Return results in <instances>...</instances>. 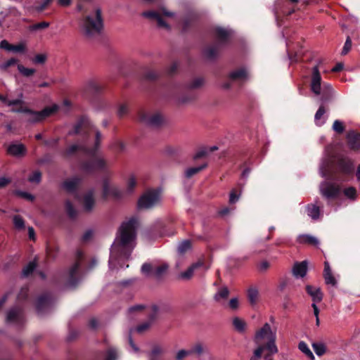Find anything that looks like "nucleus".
Listing matches in <instances>:
<instances>
[{"mask_svg":"<svg viewBox=\"0 0 360 360\" xmlns=\"http://www.w3.org/2000/svg\"><path fill=\"white\" fill-rule=\"evenodd\" d=\"M198 19V15L194 13H188L180 20V25L183 32H188Z\"/></svg>","mask_w":360,"mask_h":360,"instance_id":"obj_23","label":"nucleus"},{"mask_svg":"<svg viewBox=\"0 0 360 360\" xmlns=\"http://www.w3.org/2000/svg\"><path fill=\"white\" fill-rule=\"evenodd\" d=\"M29 295V288L27 286L22 287L18 294L17 299L18 301L26 300Z\"/></svg>","mask_w":360,"mask_h":360,"instance_id":"obj_54","label":"nucleus"},{"mask_svg":"<svg viewBox=\"0 0 360 360\" xmlns=\"http://www.w3.org/2000/svg\"><path fill=\"white\" fill-rule=\"evenodd\" d=\"M159 77V73H158L155 70H148L143 74V79L146 82L154 83L158 82Z\"/></svg>","mask_w":360,"mask_h":360,"instance_id":"obj_37","label":"nucleus"},{"mask_svg":"<svg viewBox=\"0 0 360 360\" xmlns=\"http://www.w3.org/2000/svg\"><path fill=\"white\" fill-rule=\"evenodd\" d=\"M138 221L131 217L127 221L122 222L120 228V236L117 237L115 243L122 248L124 257L129 258L133 248L128 250L130 243L136 238Z\"/></svg>","mask_w":360,"mask_h":360,"instance_id":"obj_2","label":"nucleus"},{"mask_svg":"<svg viewBox=\"0 0 360 360\" xmlns=\"http://www.w3.org/2000/svg\"><path fill=\"white\" fill-rule=\"evenodd\" d=\"M191 356L188 349H180L175 355V360H184V359Z\"/></svg>","mask_w":360,"mask_h":360,"instance_id":"obj_60","label":"nucleus"},{"mask_svg":"<svg viewBox=\"0 0 360 360\" xmlns=\"http://www.w3.org/2000/svg\"><path fill=\"white\" fill-rule=\"evenodd\" d=\"M94 190H89L83 197V207L86 212H91L94 207L96 201L94 198Z\"/></svg>","mask_w":360,"mask_h":360,"instance_id":"obj_24","label":"nucleus"},{"mask_svg":"<svg viewBox=\"0 0 360 360\" xmlns=\"http://www.w3.org/2000/svg\"><path fill=\"white\" fill-rule=\"evenodd\" d=\"M190 355L201 356L205 350V347L203 343L200 342H195L193 344L189 349Z\"/></svg>","mask_w":360,"mask_h":360,"instance_id":"obj_35","label":"nucleus"},{"mask_svg":"<svg viewBox=\"0 0 360 360\" xmlns=\"http://www.w3.org/2000/svg\"><path fill=\"white\" fill-rule=\"evenodd\" d=\"M117 357V351L114 348H110L106 353L105 360H116Z\"/></svg>","mask_w":360,"mask_h":360,"instance_id":"obj_64","label":"nucleus"},{"mask_svg":"<svg viewBox=\"0 0 360 360\" xmlns=\"http://www.w3.org/2000/svg\"><path fill=\"white\" fill-rule=\"evenodd\" d=\"M65 211L68 216L73 219L75 218L77 215V212L74 207L72 203L70 200H67L65 202Z\"/></svg>","mask_w":360,"mask_h":360,"instance_id":"obj_47","label":"nucleus"},{"mask_svg":"<svg viewBox=\"0 0 360 360\" xmlns=\"http://www.w3.org/2000/svg\"><path fill=\"white\" fill-rule=\"evenodd\" d=\"M50 25L49 22H41L38 23L33 24L29 27L30 31H37V30H44L47 27H49Z\"/></svg>","mask_w":360,"mask_h":360,"instance_id":"obj_51","label":"nucleus"},{"mask_svg":"<svg viewBox=\"0 0 360 360\" xmlns=\"http://www.w3.org/2000/svg\"><path fill=\"white\" fill-rule=\"evenodd\" d=\"M344 194L349 198L354 199L356 195V190L354 187L350 186L345 189Z\"/></svg>","mask_w":360,"mask_h":360,"instance_id":"obj_62","label":"nucleus"},{"mask_svg":"<svg viewBox=\"0 0 360 360\" xmlns=\"http://www.w3.org/2000/svg\"><path fill=\"white\" fill-rule=\"evenodd\" d=\"M83 256L82 251L78 250L76 253V262L68 271L56 274L53 278V283L57 285L66 287L76 286L79 282L78 274Z\"/></svg>","mask_w":360,"mask_h":360,"instance_id":"obj_3","label":"nucleus"},{"mask_svg":"<svg viewBox=\"0 0 360 360\" xmlns=\"http://www.w3.org/2000/svg\"><path fill=\"white\" fill-rule=\"evenodd\" d=\"M297 241L300 244H308L315 247L319 244V241L316 237L308 234L300 235Z\"/></svg>","mask_w":360,"mask_h":360,"instance_id":"obj_31","label":"nucleus"},{"mask_svg":"<svg viewBox=\"0 0 360 360\" xmlns=\"http://www.w3.org/2000/svg\"><path fill=\"white\" fill-rule=\"evenodd\" d=\"M14 194L17 196L25 198L27 200L31 201V202H32L35 198V197L33 195H32L31 193L25 192V191H22L20 190H15L14 191Z\"/></svg>","mask_w":360,"mask_h":360,"instance_id":"obj_52","label":"nucleus"},{"mask_svg":"<svg viewBox=\"0 0 360 360\" xmlns=\"http://www.w3.org/2000/svg\"><path fill=\"white\" fill-rule=\"evenodd\" d=\"M136 186V181L134 176H131L127 181V192L131 193Z\"/></svg>","mask_w":360,"mask_h":360,"instance_id":"obj_61","label":"nucleus"},{"mask_svg":"<svg viewBox=\"0 0 360 360\" xmlns=\"http://www.w3.org/2000/svg\"><path fill=\"white\" fill-rule=\"evenodd\" d=\"M214 34L217 39L215 44L219 46L223 47L229 43L231 37V32L229 30L217 27L214 30Z\"/></svg>","mask_w":360,"mask_h":360,"instance_id":"obj_20","label":"nucleus"},{"mask_svg":"<svg viewBox=\"0 0 360 360\" xmlns=\"http://www.w3.org/2000/svg\"><path fill=\"white\" fill-rule=\"evenodd\" d=\"M274 338L276 344V335L272 332L270 325L266 323L260 329H259L255 335L254 341L258 346L264 345L263 340L266 339V342H269Z\"/></svg>","mask_w":360,"mask_h":360,"instance_id":"obj_12","label":"nucleus"},{"mask_svg":"<svg viewBox=\"0 0 360 360\" xmlns=\"http://www.w3.org/2000/svg\"><path fill=\"white\" fill-rule=\"evenodd\" d=\"M333 129L338 134H342L345 131L343 123L338 120L333 122Z\"/></svg>","mask_w":360,"mask_h":360,"instance_id":"obj_58","label":"nucleus"},{"mask_svg":"<svg viewBox=\"0 0 360 360\" xmlns=\"http://www.w3.org/2000/svg\"><path fill=\"white\" fill-rule=\"evenodd\" d=\"M339 172L345 175H351L354 173V165L353 160L347 157H341L338 159L336 163Z\"/></svg>","mask_w":360,"mask_h":360,"instance_id":"obj_14","label":"nucleus"},{"mask_svg":"<svg viewBox=\"0 0 360 360\" xmlns=\"http://www.w3.org/2000/svg\"><path fill=\"white\" fill-rule=\"evenodd\" d=\"M191 248V243L188 240H185L180 243L178 245V252L181 255L184 254Z\"/></svg>","mask_w":360,"mask_h":360,"instance_id":"obj_48","label":"nucleus"},{"mask_svg":"<svg viewBox=\"0 0 360 360\" xmlns=\"http://www.w3.org/2000/svg\"><path fill=\"white\" fill-rule=\"evenodd\" d=\"M312 347L317 356H321L326 352V347L324 344L320 342L312 343Z\"/></svg>","mask_w":360,"mask_h":360,"instance_id":"obj_46","label":"nucleus"},{"mask_svg":"<svg viewBox=\"0 0 360 360\" xmlns=\"http://www.w3.org/2000/svg\"><path fill=\"white\" fill-rule=\"evenodd\" d=\"M26 51V46L23 43L16 45L11 44L10 51L14 53H24Z\"/></svg>","mask_w":360,"mask_h":360,"instance_id":"obj_55","label":"nucleus"},{"mask_svg":"<svg viewBox=\"0 0 360 360\" xmlns=\"http://www.w3.org/2000/svg\"><path fill=\"white\" fill-rule=\"evenodd\" d=\"M162 353L163 350L160 346H154L149 354L150 360H158V356H160Z\"/></svg>","mask_w":360,"mask_h":360,"instance_id":"obj_50","label":"nucleus"},{"mask_svg":"<svg viewBox=\"0 0 360 360\" xmlns=\"http://www.w3.org/2000/svg\"><path fill=\"white\" fill-rule=\"evenodd\" d=\"M222 47L219 46L217 44H214L212 45L207 46L203 49V55L206 58V59L209 60H215L218 56V53L219 50Z\"/></svg>","mask_w":360,"mask_h":360,"instance_id":"obj_26","label":"nucleus"},{"mask_svg":"<svg viewBox=\"0 0 360 360\" xmlns=\"http://www.w3.org/2000/svg\"><path fill=\"white\" fill-rule=\"evenodd\" d=\"M203 83V78H195L186 86L184 93L177 96L176 99L178 102L181 104H185L193 101L195 98V94L193 92V90L200 87Z\"/></svg>","mask_w":360,"mask_h":360,"instance_id":"obj_6","label":"nucleus"},{"mask_svg":"<svg viewBox=\"0 0 360 360\" xmlns=\"http://www.w3.org/2000/svg\"><path fill=\"white\" fill-rule=\"evenodd\" d=\"M41 180V172L39 171H35L28 178V181L31 183L39 184Z\"/></svg>","mask_w":360,"mask_h":360,"instance_id":"obj_56","label":"nucleus"},{"mask_svg":"<svg viewBox=\"0 0 360 360\" xmlns=\"http://www.w3.org/2000/svg\"><path fill=\"white\" fill-rule=\"evenodd\" d=\"M88 90L94 94H100L103 91V86L98 82L91 81L89 82L87 86Z\"/></svg>","mask_w":360,"mask_h":360,"instance_id":"obj_43","label":"nucleus"},{"mask_svg":"<svg viewBox=\"0 0 360 360\" xmlns=\"http://www.w3.org/2000/svg\"><path fill=\"white\" fill-rule=\"evenodd\" d=\"M169 268L167 264L160 266H153L150 263H144L141 266V273L146 276H154L156 279H160L166 274Z\"/></svg>","mask_w":360,"mask_h":360,"instance_id":"obj_9","label":"nucleus"},{"mask_svg":"<svg viewBox=\"0 0 360 360\" xmlns=\"http://www.w3.org/2000/svg\"><path fill=\"white\" fill-rule=\"evenodd\" d=\"M82 181V178L75 176L70 179H65L62 183L61 187L65 192L68 193H77L79 188Z\"/></svg>","mask_w":360,"mask_h":360,"instance_id":"obj_16","label":"nucleus"},{"mask_svg":"<svg viewBox=\"0 0 360 360\" xmlns=\"http://www.w3.org/2000/svg\"><path fill=\"white\" fill-rule=\"evenodd\" d=\"M128 112H129V109H128L127 105L126 104L123 103L119 106V108L117 110V115L119 117L122 118V117H124L125 115H127L128 114Z\"/></svg>","mask_w":360,"mask_h":360,"instance_id":"obj_63","label":"nucleus"},{"mask_svg":"<svg viewBox=\"0 0 360 360\" xmlns=\"http://www.w3.org/2000/svg\"><path fill=\"white\" fill-rule=\"evenodd\" d=\"M26 152L27 149L22 143H12L7 148V153L15 157H23Z\"/></svg>","mask_w":360,"mask_h":360,"instance_id":"obj_27","label":"nucleus"},{"mask_svg":"<svg viewBox=\"0 0 360 360\" xmlns=\"http://www.w3.org/2000/svg\"><path fill=\"white\" fill-rule=\"evenodd\" d=\"M229 295V290L227 287L220 288L218 292L214 295V299L215 301L219 302L221 299H226Z\"/></svg>","mask_w":360,"mask_h":360,"instance_id":"obj_45","label":"nucleus"},{"mask_svg":"<svg viewBox=\"0 0 360 360\" xmlns=\"http://www.w3.org/2000/svg\"><path fill=\"white\" fill-rule=\"evenodd\" d=\"M257 347L262 348V353L266 351L264 355V360H274L273 355L278 353V349L276 344H274V338L269 342H265L264 345H260Z\"/></svg>","mask_w":360,"mask_h":360,"instance_id":"obj_22","label":"nucleus"},{"mask_svg":"<svg viewBox=\"0 0 360 360\" xmlns=\"http://www.w3.org/2000/svg\"><path fill=\"white\" fill-rule=\"evenodd\" d=\"M37 266V259L34 258V259L32 262H30L25 266L23 267L22 271V275L23 277H28L30 276L34 271L36 269Z\"/></svg>","mask_w":360,"mask_h":360,"instance_id":"obj_38","label":"nucleus"},{"mask_svg":"<svg viewBox=\"0 0 360 360\" xmlns=\"http://www.w3.org/2000/svg\"><path fill=\"white\" fill-rule=\"evenodd\" d=\"M30 60L34 65H44L47 61V56L45 53H39Z\"/></svg>","mask_w":360,"mask_h":360,"instance_id":"obj_49","label":"nucleus"},{"mask_svg":"<svg viewBox=\"0 0 360 360\" xmlns=\"http://www.w3.org/2000/svg\"><path fill=\"white\" fill-rule=\"evenodd\" d=\"M298 349L309 359V360H314L315 359V356L313 354V352H311V350L310 349V348L309 347L308 345L304 342V341H300L299 343H298Z\"/></svg>","mask_w":360,"mask_h":360,"instance_id":"obj_39","label":"nucleus"},{"mask_svg":"<svg viewBox=\"0 0 360 360\" xmlns=\"http://www.w3.org/2000/svg\"><path fill=\"white\" fill-rule=\"evenodd\" d=\"M18 70L22 76L26 77H30L36 72L35 69L26 68L22 64L18 65Z\"/></svg>","mask_w":360,"mask_h":360,"instance_id":"obj_44","label":"nucleus"},{"mask_svg":"<svg viewBox=\"0 0 360 360\" xmlns=\"http://www.w3.org/2000/svg\"><path fill=\"white\" fill-rule=\"evenodd\" d=\"M158 311H159L158 307L157 305H153L151 307V310H150V313L148 314V320L146 322H143V323L139 324L136 327V331L139 333H141L146 331V330H148L150 327L152 323L157 319Z\"/></svg>","mask_w":360,"mask_h":360,"instance_id":"obj_19","label":"nucleus"},{"mask_svg":"<svg viewBox=\"0 0 360 360\" xmlns=\"http://www.w3.org/2000/svg\"><path fill=\"white\" fill-rule=\"evenodd\" d=\"M305 290L311 297L313 302H321L322 301L323 294L320 288L311 285H307Z\"/></svg>","mask_w":360,"mask_h":360,"instance_id":"obj_25","label":"nucleus"},{"mask_svg":"<svg viewBox=\"0 0 360 360\" xmlns=\"http://www.w3.org/2000/svg\"><path fill=\"white\" fill-rule=\"evenodd\" d=\"M321 193L326 199H335L340 195L341 188L335 184L326 182L321 188Z\"/></svg>","mask_w":360,"mask_h":360,"instance_id":"obj_15","label":"nucleus"},{"mask_svg":"<svg viewBox=\"0 0 360 360\" xmlns=\"http://www.w3.org/2000/svg\"><path fill=\"white\" fill-rule=\"evenodd\" d=\"M122 191L116 186H110L107 180H104L103 183V198L106 199L109 196L115 199H120L122 198Z\"/></svg>","mask_w":360,"mask_h":360,"instance_id":"obj_18","label":"nucleus"},{"mask_svg":"<svg viewBox=\"0 0 360 360\" xmlns=\"http://www.w3.org/2000/svg\"><path fill=\"white\" fill-rule=\"evenodd\" d=\"M247 77L248 73L244 68H240L236 71H233L229 75V79L232 81L244 80Z\"/></svg>","mask_w":360,"mask_h":360,"instance_id":"obj_32","label":"nucleus"},{"mask_svg":"<svg viewBox=\"0 0 360 360\" xmlns=\"http://www.w3.org/2000/svg\"><path fill=\"white\" fill-rule=\"evenodd\" d=\"M6 320L8 323H15L18 326H22L25 321L22 308L15 306L10 309L7 312Z\"/></svg>","mask_w":360,"mask_h":360,"instance_id":"obj_13","label":"nucleus"},{"mask_svg":"<svg viewBox=\"0 0 360 360\" xmlns=\"http://www.w3.org/2000/svg\"><path fill=\"white\" fill-rule=\"evenodd\" d=\"M321 76L318 65L312 68L310 87L311 91L316 95H321Z\"/></svg>","mask_w":360,"mask_h":360,"instance_id":"obj_17","label":"nucleus"},{"mask_svg":"<svg viewBox=\"0 0 360 360\" xmlns=\"http://www.w3.org/2000/svg\"><path fill=\"white\" fill-rule=\"evenodd\" d=\"M207 163L205 162V163H203L201 165H199L198 167H189L185 170L184 176L186 179H191L195 174H198L199 172H200L201 171H202L203 169L207 168Z\"/></svg>","mask_w":360,"mask_h":360,"instance_id":"obj_33","label":"nucleus"},{"mask_svg":"<svg viewBox=\"0 0 360 360\" xmlns=\"http://www.w3.org/2000/svg\"><path fill=\"white\" fill-rule=\"evenodd\" d=\"M325 112H326V109H325L324 106L321 105L319 108V109L316 111L315 116H314V121L317 126L321 127L324 124L325 120H322L321 119H322L323 115L325 114Z\"/></svg>","mask_w":360,"mask_h":360,"instance_id":"obj_42","label":"nucleus"},{"mask_svg":"<svg viewBox=\"0 0 360 360\" xmlns=\"http://www.w3.org/2000/svg\"><path fill=\"white\" fill-rule=\"evenodd\" d=\"M101 137V132L97 130L93 147H88L83 144H72L65 148L63 155L66 159H70L77 158L80 154L85 155L88 158L87 160L82 161L80 163V169L84 173L91 174L96 171L103 170L106 167V162L98 155Z\"/></svg>","mask_w":360,"mask_h":360,"instance_id":"obj_1","label":"nucleus"},{"mask_svg":"<svg viewBox=\"0 0 360 360\" xmlns=\"http://www.w3.org/2000/svg\"><path fill=\"white\" fill-rule=\"evenodd\" d=\"M307 264L308 263L306 260L295 263L292 268L293 275L297 278H303L307 274Z\"/></svg>","mask_w":360,"mask_h":360,"instance_id":"obj_28","label":"nucleus"},{"mask_svg":"<svg viewBox=\"0 0 360 360\" xmlns=\"http://www.w3.org/2000/svg\"><path fill=\"white\" fill-rule=\"evenodd\" d=\"M323 277L326 284H330L333 286L337 284V281L333 276L330 264L327 261L324 262Z\"/></svg>","mask_w":360,"mask_h":360,"instance_id":"obj_29","label":"nucleus"},{"mask_svg":"<svg viewBox=\"0 0 360 360\" xmlns=\"http://www.w3.org/2000/svg\"><path fill=\"white\" fill-rule=\"evenodd\" d=\"M333 96V88L330 84H324V89L321 94V100L323 103H327L331 101Z\"/></svg>","mask_w":360,"mask_h":360,"instance_id":"obj_41","label":"nucleus"},{"mask_svg":"<svg viewBox=\"0 0 360 360\" xmlns=\"http://www.w3.org/2000/svg\"><path fill=\"white\" fill-rule=\"evenodd\" d=\"M204 265L205 264L202 261H198L193 264L187 270L181 273V278L186 280L190 279L193 276L194 271L204 266Z\"/></svg>","mask_w":360,"mask_h":360,"instance_id":"obj_30","label":"nucleus"},{"mask_svg":"<svg viewBox=\"0 0 360 360\" xmlns=\"http://www.w3.org/2000/svg\"><path fill=\"white\" fill-rule=\"evenodd\" d=\"M179 67V63L176 61L174 62L171 66L167 70V75L169 77L173 76L177 72L178 68Z\"/></svg>","mask_w":360,"mask_h":360,"instance_id":"obj_59","label":"nucleus"},{"mask_svg":"<svg viewBox=\"0 0 360 360\" xmlns=\"http://www.w3.org/2000/svg\"><path fill=\"white\" fill-rule=\"evenodd\" d=\"M52 1L53 0H44L43 2L41 3L40 4L36 5L34 7V9L38 13H41L49 6V5L52 2Z\"/></svg>","mask_w":360,"mask_h":360,"instance_id":"obj_57","label":"nucleus"},{"mask_svg":"<svg viewBox=\"0 0 360 360\" xmlns=\"http://www.w3.org/2000/svg\"><path fill=\"white\" fill-rule=\"evenodd\" d=\"M58 110V106L56 104H54L52 106L46 107L41 111L32 110V112L28 113L31 115L28 119V122L31 123L41 122L56 112Z\"/></svg>","mask_w":360,"mask_h":360,"instance_id":"obj_11","label":"nucleus"},{"mask_svg":"<svg viewBox=\"0 0 360 360\" xmlns=\"http://www.w3.org/2000/svg\"><path fill=\"white\" fill-rule=\"evenodd\" d=\"M160 200V193L157 190H150L142 195L137 202L139 209H150Z\"/></svg>","mask_w":360,"mask_h":360,"instance_id":"obj_7","label":"nucleus"},{"mask_svg":"<svg viewBox=\"0 0 360 360\" xmlns=\"http://www.w3.org/2000/svg\"><path fill=\"white\" fill-rule=\"evenodd\" d=\"M13 221L16 229H22L25 228V221L20 215H15Z\"/></svg>","mask_w":360,"mask_h":360,"instance_id":"obj_53","label":"nucleus"},{"mask_svg":"<svg viewBox=\"0 0 360 360\" xmlns=\"http://www.w3.org/2000/svg\"><path fill=\"white\" fill-rule=\"evenodd\" d=\"M82 29L87 37L100 34L103 29V19L100 8L96 9L95 15H86L83 19Z\"/></svg>","mask_w":360,"mask_h":360,"instance_id":"obj_4","label":"nucleus"},{"mask_svg":"<svg viewBox=\"0 0 360 360\" xmlns=\"http://www.w3.org/2000/svg\"><path fill=\"white\" fill-rule=\"evenodd\" d=\"M348 148L354 151H360V133L356 131H349L346 136Z\"/></svg>","mask_w":360,"mask_h":360,"instance_id":"obj_21","label":"nucleus"},{"mask_svg":"<svg viewBox=\"0 0 360 360\" xmlns=\"http://www.w3.org/2000/svg\"><path fill=\"white\" fill-rule=\"evenodd\" d=\"M93 128L94 127L89 117L86 115H82L77 119L69 134H82L84 136H87Z\"/></svg>","mask_w":360,"mask_h":360,"instance_id":"obj_8","label":"nucleus"},{"mask_svg":"<svg viewBox=\"0 0 360 360\" xmlns=\"http://www.w3.org/2000/svg\"><path fill=\"white\" fill-rule=\"evenodd\" d=\"M55 298L52 292H45L40 295L36 300L34 305L39 315H43L49 312L52 308Z\"/></svg>","mask_w":360,"mask_h":360,"instance_id":"obj_5","label":"nucleus"},{"mask_svg":"<svg viewBox=\"0 0 360 360\" xmlns=\"http://www.w3.org/2000/svg\"><path fill=\"white\" fill-rule=\"evenodd\" d=\"M247 297L252 306L255 305L258 302L259 292L255 288H250L248 290Z\"/></svg>","mask_w":360,"mask_h":360,"instance_id":"obj_40","label":"nucleus"},{"mask_svg":"<svg viewBox=\"0 0 360 360\" xmlns=\"http://www.w3.org/2000/svg\"><path fill=\"white\" fill-rule=\"evenodd\" d=\"M139 121L148 127L158 128L163 124V117L159 113L150 114L140 111L138 114Z\"/></svg>","mask_w":360,"mask_h":360,"instance_id":"obj_10","label":"nucleus"},{"mask_svg":"<svg viewBox=\"0 0 360 360\" xmlns=\"http://www.w3.org/2000/svg\"><path fill=\"white\" fill-rule=\"evenodd\" d=\"M306 212L312 219L316 220L320 215V208L314 204H309L306 206Z\"/></svg>","mask_w":360,"mask_h":360,"instance_id":"obj_34","label":"nucleus"},{"mask_svg":"<svg viewBox=\"0 0 360 360\" xmlns=\"http://www.w3.org/2000/svg\"><path fill=\"white\" fill-rule=\"evenodd\" d=\"M233 326L234 329L239 333H245L247 327L245 321L239 317H234L233 319Z\"/></svg>","mask_w":360,"mask_h":360,"instance_id":"obj_36","label":"nucleus"}]
</instances>
